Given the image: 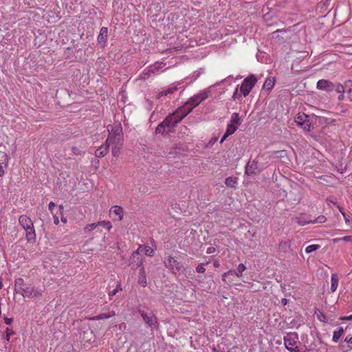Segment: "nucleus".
I'll return each instance as SVG.
<instances>
[{
  "instance_id": "obj_24",
  "label": "nucleus",
  "mask_w": 352,
  "mask_h": 352,
  "mask_svg": "<svg viewBox=\"0 0 352 352\" xmlns=\"http://www.w3.org/2000/svg\"><path fill=\"white\" fill-rule=\"evenodd\" d=\"M25 287L24 280L21 278H16L14 281V290L16 292L20 294L23 287Z\"/></svg>"
},
{
  "instance_id": "obj_49",
  "label": "nucleus",
  "mask_w": 352,
  "mask_h": 352,
  "mask_svg": "<svg viewBox=\"0 0 352 352\" xmlns=\"http://www.w3.org/2000/svg\"><path fill=\"white\" fill-rule=\"evenodd\" d=\"M6 339L8 341H9L10 337L13 334L14 332L11 329L7 328L6 330Z\"/></svg>"
},
{
  "instance_id": "obj_34",
  "label": "nucleus",
  "mask_w": 352,
  "mask_h": 352,
  "mask_svg": "<svg viewBox=\"0 0 352 352\" xmlns=\"http://www.w3.org/2000/svg\"><path fill=\"white\" fill-rule=\"evenodd\" d=\"M236 273H237V272L235 270H230L227 271L226 272H225L222 274L223 281H224L225 283H228V281L227 280V278L230 275L235 276L237 277Z\"/></svg>"
},
{
  "instance_id": "obj_62",
  "label": "nucleus",
  "mask_w": 352,
  "mask_h": 352,
  "mask_svg": "<svg viewBox=\"0 0 352 352\" xmlns=\"http://www.w3.org/2000/svg\"><path fill=\"white\" fill-rule=\"evenodd\" d=\"M58 208H59L60 214H63V209H64L63 206V205H60Z\"/></svg>"
},
{
  "instance_id": "obj_1",
  "label": "nucleus",
  "mask_w": 352,
  "mask_h": 352,
  "mask_svg": "<svg viewBox=\"0 0 352 352\" xmlns=\"http://www.w3.org/2000/svg\"><path fill=\"white\" fill-rule=\"evenodd\" d=\"M107 130L109 136L107 142L111 146L112 155L114 157H118L121 153L123 144L122 128L120 123L116 125H108Z\"/></svg>"
},
{
  "instance_id": "obj_8",
  "label": "nucleus",
  "mask_w": 352,
  "mask_h": 352,
  "mask_svg": "<svg viewBox=\"0 0 352 352\" xmlns=\"http://www.w3.org/2000/svg\"><path fill=\"white\" fill-rule=\"evenodd\" d=\"M165 266L175 274H181L184 272V267L182 263L177 261L173 256H169L164 261Z\"/></svg>"
},
{
  "instance_id": "obj_52",
  "label": "nucleus",
  "mask_w": 352,
  "mask_h": 352,
  "mask_svg": "<svg viewBox=\"0 0 352 352\" xmlns=\"http://www.w3.org/2000/svg\"><path fill=\"white\" fill-rule=\"evenodd\" d=\"M342 241L345 242H351L352 241V235L345 236L342 237Z\"/></svg>"
},
{
  "instance_id": "obj_13",
  "label": "nucleus",
  "mask_w": 352,
  "mask_h": 352,
  "mask_svg": "<svg viewBox=\"0 0 352 352\" xmlns=\"http://www.w3.org/2000/svg\"><path fill=\"white\" fill-rule=\"evenodd\" d=\"M311 220L310 215L305 213H302L294 218L295 222L300 226L311 223Z\"/></svg>"
},
{
  "instance_id": "obj_9",
  "label": "nucleus",
  "mask_w": 352,
  "mask_h": 352,
  "mask_svg": "<svg viewBox=\"0 0 352 352\" xmlns=\"http://www.w3.org/2000/svg\"><path fill=\"white\" fill-rule=\"evenodd\" d=\"M210 91L209 89H204L200 93L192 96L188 101V104L191 105V111L193 108L198 106L201 102L205 100L209 96Z\"/></svg>"
},
{
  "instance_id": "obj_55",
  "label": "nucleus",
  "mask_w": 352,
  "mask_h": 352,
  "mask_svg": "<svg viewBox=\"0 0 352 352\" xmlns=\"http://www.w3.org/2000/svg\"><path fill=\"white\" fill-rule=\"evenodd\" d=\"M214 252H215V248L214 247H209L206 250L207 254H212V253H214Z\"/></svg>"
},
{
  "instance_id": "obj_10",
  "label": "nucleus",
  "mask_w": 352,
  "mask_h": 352,
  "mask_svg": "<svg viewBox=\"0 0 352 352\" xmlns=\"http://www.w3.org/2000/svg\"><path fill=\"white\" fill-rule=\"evenodd\" d=\"M295 122L305 131H309L311 123L307 115L299 113L295 118Z\"/></svg>"
},
{
  "instance_id": "obj_60",
  "label": "nucleus",
  "mask_w": 352,
  "mask_h": 352,
  "mask_svg": "<svg viewBox=\"0 0 352 352\" xmlns=\"http://www.w3.org/2000/svg\"><path fill=\"white\" fill-rule=\"evenodd\" d=\"M61 217H60V220L63 223H67V219L63 216V214H60Z\"/></svg>"
},
{
  "instance_id": "obj_2",
  "label": "nucleus",
  "mask_w": 352,
  "mask_h": 352,
  "mask_svg": "<svg viewBox=\"0 0 352 352\" xmlns=\"http://www.w3.org/2000/svg\"><path fill=\"white\" fill-rule=\"evenodd\" d=\"M258 79L255 75L251 74L245 78L241 85H237L232 95V99L241 100L242 96L246 97L257 82Z\"/></svg>"
},
{
  "instance_id": "obj_45",
  "label": "nucleus",
  "mask_w": 352,
  "mask_h": 352,
  "mask_svg": "<svg viewBox=\"0 0 352 352\" xmlns=\"http://www.w3.org/2000/svg\"><path fill=\"white\" fill-rule=\"evenodd\" d=\"M120 290H122V288H121L120 284H118L116 288L113 289L112 291H111L109 293V296H115L117 294V292Z\"/></svg>"
},
{
  "instance_id": "obj_57",
  "label": "nucleus",
  "mask_w": 352,
  "mask_h": 352,
  "mask_svg": "<svg viewBox=\"0 0 352 352\" xmlns=\"http://www.w3.org/2000/svg\"><path fill=\"white\" fill-rule=\"evenodd\" d=\"M53 218H54V223L55 225H58L59 223V219L58 217L53 214Z\"/></svg>"
},
{
  "instance_id": "obj_36",
  "label": "nucleus",
  "mask_w": 352,
  "mask_h": 352,
  "mask_svg": "<svg viewBox=\"0 0 352 352\" xmlns=\"http://www.w3.org/2000/svg\"><path fill=\"white\" fill-rule=\"evenodd\" d=\"M98 226H98V222L87 224L84 228V230H85V232H89L91 230H93L96 229V228H98Z\"/></svg>"
},
{
  "instance_id": "obj_50",
  "label": "nucleus",
  "mask_w": 352,
  "mask_h": 352,
  "mask_svg": "<svg viewBox=\"0 0 352 352\" xmlns=\"http://www.w3.org/2000/svg\"><path fill=\"white\" fill-rule=\"evenodd\" d=\"M233 78V76H228L227 78H226L225 79L222 80L221 81L219 82V83H217V85H219L220 83H222V82H229V85L231 84V82L230 81V79H232Z\"/></svg>"
},
{
  "instance_id": "obj_19",
  "label": "nucleus",
  "mask_w": 352,
  "mask_h": 352,
  "mask_svg": "<svg viewBox=\"0 0 352 352\" xmlns=\"http://www.w3.org/2000/svg\"><path fill=\"white\" fill-rule=\"evenodd\" d=\"M110 212L118 217V220L121 221L124 217V211L122 207L119 206H113L110 209Z\"/></svg>"
},
{
  "instance_id": "obj_12",
  "label": "nucleus",
  "mask_w": 352,
  "mask_h": 352,
  "mask_svg": "<svg viewBox=\"0 0 352 352\" xmlns=\"http://www.w3.org/2000/svg\"><path fill=\"white\" fill-rule=\"evenodd\" d=\"M317 88L320 90L330 92L333 91V82L329 80L321 79L317 82Z\"/></svg>"
},
{
  "instance_id": "obj_17",
  "label": "nucleus",
  "mask_w": 352,
  "mask_h": 352,
  "mask_svg": "<svg viewBox=\"0 0 352 352\" xmlns=\"http://www.w3.org/2000/svg\"><path fill=\"white\" fill-rule=\"evenodd\" d=\"M237 129H238L237 126H236V125L234 126V125L228 123L227 124L226 131L220 140V143L223 142L226 140V139L228 136L232 135L237 130Z\"/></svg>"
},
{
  "instance_id": "obj_20",
  "label": "nucleus",
  "mask_w": 352,
  "mask_h": 352,
  "mask_svg": "<svg viewBox=\"0 0 352 352\" xmlns=\"http://www.w3.org/2000/svg\"><path fill=\"white\" fill-rule=\"evenodd\" d=\"M177 90V86H171L168 88H166L157 94V98H160L162 96H166L168 95L172 94Z\"/></svg>"
},
{
  "instance_id": "obj_63",
  "label": "nucleus",
  "mask_w": 352,
  "mask_h": 352,
  "mask_svg": "<svg viewBox=\"0 0 352 352\" xmlns=\"http://www.w3.org/2000/svg\"><path fill=\"white\" fill-rule=\"evenodd\" d=\"M337 207H338V208L339 211L340 212V213H341L342 214V213H345V212H344V210H343L342 208H341V207H340V206H338V205L337 206Z\"/></svg>"
},
{
  "instance_id": "obj_44",
  "label": "nucleus",
  "mask_w": 352,
  "mask_h": 352,
  "mask_svg": "<svg viewBox=\"0 0 352 352\" xmlns=\"http://www.w3.org/2000/svg\"><path fill=\"white\" fill-rule=\"evenodd\" d=\"M344 342L348 343V347L350 350H352V336H347L344 338Z\"/></svg>"
},
{
  "instance_id": "obj_42",
  "label": "nucleus",
  "mask_w": 352,
  "mask_h": 352,
  "mask_svg": "<svg viewBox=\"0 0 352 352\" xmlns=\"http://www.w3.org/2000/svg\"><path fill=\"white\" fill-rule=\"evenodd\" d=\"M201 72L199 71H195L188 78L190 79V82H194L196 80L199 76L201 75Z\"/></svg>"
},
{
  "instance_id": "obj_23",
  "label": "nucleus",
  "mask_w": 352,
  "mask_h": 352,
  "mask_svg": "<svg viewBox=\"0 0 352 352\" xmlns=\"http://www.w3.org/2000/svg\"><path fill=\"white\" fill-rule=\"evenodd\" d=\"M34 287L25 285V287H23V289H22V290L21 291L20 294H21L23 297L34 298Z\"/></svg>"
},
{
  "instance_id": "obj_58",
  "label": "nucleus",
  "mask_w": 352,
  "mask_h": 352,
  "mask_svg": "<svg viewBox=\"0 0 352 352\" xmlns=\"http://www.w3.org/2000/svg\"><path fill=\"white\" fill-rule=\"evenodd\" d=\"M280 302L282 305L285 306L288 302V300L286 298H282Z\"/></svg>"
},
{
  "instance_id": "obj_41",
  "label": "nucleus",
  "mask_w": 352,
  "mask_h": 352,
  "mask_svg": "<svg viewBox=\"0 0 352 352\" xmlns=\"http://www.w3.org/2000/svg\"><path fill=\"white\" fill-rule=\"evenodd\" d=\"M201 72L199 71H195L188 78L190 79V82H194L196 80L199 76L201 75Z\"/></svg>"
},
{
  "instance_id": "obj_28",
  "label": "nucleus",
  "mask_w": 352,
  "mask_h": 352,
  "mask_svg": "<svg viewBox=\"0 0 352 352\" xmlns=\"http://www.w3.org/2000/svg\"><path fill=\"white\" fill-rule=\"evenodd\" d=\"M343 333L344 329L342 327H339L337 330L333 331L332 341L334 343H337L339 341L340 337L343 335Z\"/></svg>"
},
{
  "instance_id": "obj_5",
  "label": "nucleus",
  "mask_w": 352,
  "mask_h": 352,
  "mask_svg": "<svg viewBox=\"0 0 352 352\" xmlns=\"http://www.w3.org/2000/svg\"><path fill=\"white\" fill-rule=\"evenodd\" d=\"M166 64L162 63H155L153 65L146 67L142 73L143 78H148L152 76H156L164 72L167 68L165 67Z\"/></svg>"
},
{
  "instance_id": "obj_54",
  "label": "nucleus",
  "mask_w": 352,
  "mask_h": 352,
  "mask_svg": "<svg viewBox=\"0 0 352 352\" xmlns=\"http://www.w3.org/2000/svg\"><path fill=\"white\" fill-rule=\"evenodd\" d=\"M342 216H343V217L344 219L345 223L346 224H348L349 223V221H350V217L346 215V213H342Z\"/></svg>"
},
{
  "instance_id": "obj_29",
  "label": "nucleus",
  "mask_w": 352,
  "mask_h": 352,
  "mask_svg": "<svg viewBox=\"0 0 352 352\" xmlns=\"http://www.w3.org/2000/svg\"><path fill=\"white\" fill-rule=\"evenodd\" d=\"M347 89L348 88H346V82H344V85H341L340 83H333V91H336L338 93L342 94L344 92H346Z\"/></svg>"
},
{
  "instance_id": "obj_47",
  "label": "nucleus",
  "mask_w": 352,
  "mask_h": 352,
  "mask_svg": "<svg viewBox=\"0 0 352 352\" xmlns=\"http://www.w3.org/2000/svg\"><path fill=\"white\" fill-rule=\"evenodd\" d=\"M43 290L38 287H34L33 294H34V298L39 296L42 294Z\"/></svg>"
},
{
  "instance_id": "obj_53",
  "label": "nucleus",
  "mask_w": 352,
  "mask_h": 352,
  "mask_svg": "<svg viewBox=\"0 0 352 352\" xmlns=\"http://www.w3.org/2000/svg\"><path fill=\"white\" fill-rule=\"evenodd\" d=\"M13 319L12 318L4 317V322L6 324H11Z\"/></svg>"
},
{
  "instance_id": "obj_22",
  "label": "nucleus",
  "mask_w": 352,
  "mask_h": 352,
  "mask_svg": "<svg viewBox=\"0 0 352 352\" xmlns=\"http://www.w3.org/2000/svg\"><path fill=\"white\" fill-rule=\"evenodd\" d=\"M257 168V164L255 162H248L245 166V173L246 175H252L255 173Z\"/></svg>"
},
{
  "instance_id": "obj_39",
  "label": "nucleus",
  "mask_w": 352,
  "mask_h": 352,
  "mask_svg": "<svg viewBox=\"0 0 352 352\" xmlns=\"http://www.w3.org/2000/svg\"><path fill=\"white\" fill-rule=\"evenodd\" d=\"M246 270V267L244 264L240 263L237 267V277L240 278L242 276L243 272Z\"/></svg>"
},
{
  "instance_id": "obj_56",
  "label": "nucleus",
  "mask_w": 352,
  "mask_h": 352,
  "mask_svg": "<svg viewBox=\"0 0 352 352\" xmlns=\"http://www.w3.org/2000/svg\"><path fill=\"white\" fill-rule=\"evenodd\" d=\"M341 320H352V314L349 316H342L340 318Z\"/></svg>"
},
{
  "instance_id": "obj_11",
  "label": "nucleus",
  "mask_w": 352,
  "mask_h": 352,
  "mask_svg": "<svg viewBox=\"0 0 352 352\" xmlns=\"http://www.w3.org/2000/svg\"><path fill=\"white\" fill-rule=\"evenodd\" d=\"M139 314L144 322L150 327L155 328L157 326V318L152 312L147 313L144 310H139Z\"/></svg>"
},
{
  "instance_id": "obj_64",
  "label": "nucleus",
  "mask_w": 352,
  "mask_h": 352,
  "mask_svg": "<svg viewBox=\"0 0 352 352\" xmlns=\"http://www.w3.org/2000/svg\"><path fill=\"white\" fill-rule=\"evenodd\" d=\"M327 200L331 201L333 204L336 205V202H334V201L330 200L329 199H328Z\"/></svg>"
},
{
  "instance_id": "obj_31",
  "label": "nucleus",
  "mask_w": 352,
  "mask_h": 352,
  "mask_svg": "<svg viewBox=\"0 0 352 352\" xmlns=\"http://www.w3.org/2000/svg\"><path fill=\"white\" fill-rule=\"evenodd\" d=\"M115 314H115L114 311H113L111 314L103 313V314H99L98 316L92 317L91 318H90V320H102V319H107V318H109L111 316H114Z\"/></svg>"
},
{
  "instance_id": "obj_16",
  "label": "nucleus",
  "mask_w": 352,
  "mask_h": 352,
  "mask_svg": "<svg viewBox=\"0 0 352 352\" xmlns=\"http://www.w3.org/2000/svg\"><path fill=\"white\" fill-rule=\"evenodd\" d=\"M140 267V271H139V276L138 278V283L143 287H145L147 286V280H146V272L144 267L142 266V265Z\"/></svg>"
},
{
  "instance_id": "obj_14",
  "label": "nucleus",
  "mask_w": 352,
  "mask_h": 352,
  "mask_svg": "<svg viewBox=\"0 0 352 352\" xmlns=\"http://www.w3.org/2000/svg\"><path fill=\"white\" fill-rule=\"evenodd\" d=\"M108 37V29L106 27H102L99 32V34L97 37L98 44L101 47H104Z\"/></svg>"
},
{
  "instance_id": "obj_48",
  "label": "nucleus",
  "mask_w": 352,
  "mask_h": 352,
  "mask_svg": "<svg viewBox=\"0 0 352 352\" xmlns=\"http://www.w3.org/2000/svg\"><path fill=\"white\" fill-rule=\"evenodd\" d=\"M72 151L73 154H74L76 155H81L83 153V152L81 150H80L78 148L75 147V146L72 148Z\"/></svg>"
},
{
  "instance_id": "obj_25",
  "label": "nucleus",
  "mask_w": 352,
  "mask_h": 352,
  "mask_svg": "<svg viewBox=\"0 0 352 352\" xmlns=\"http://www.w3.org/2000/svg\"><path fill=\"white\" fill-rule=\"evenodd\" d=\"M275 84V78L274 77H268L263 86V88L266 90H271L274 87Z\"/></svg>"
},
{
  "instance_id": "obj_30",
  "label": "nucleus",
  "mask_w": 352,
  "mask_h": 352,
  "mask_svg": "<svg viewBox=\"0 0 352 352\" xmlns=\"http://www.w3.org/2000/svg\"><path fill=\"white\" fill-rule=\"evenodd\" d=\"M236 178L233 177H228L225 180V184L230 188H236Z\"/></svg>"
},
{
  "instance_id": "obj_15",
  "label": "nucleus",
  "mask_w": 352,
  "mask_h": 352,
  "mask_svg": "<svg viewBox=\"0 0 352 352\" xmlns=\"http://www.w3.org/2000/svg\"><path fill=\"white\" fill-rule=\"evenodd\" d=\"M109 143L105 142L104 144H102L96 151H95V155L97 157H102L105 156L109 151Z\"/></svg>"
},
{
  "instance_id": "obj_4",
  "label": "nucleus",
  "mask_w": 352,
  "mask_h": 352,
  "mask_svg": "<svg viewBox=\"0 0 352 352\" xmlns=\"http://www.w3.org/2000/svg\"><path fill=\"white\" fill-rule=\"evenodd\" d=\"M142 252L148 256H153L154 254V249L148 245H140L138 250L133 252L131 259V263L136 262L138 266L142 265V259L140 253Z\"/></svg>"
},
{
  "instance_id": "obj_43",
  "label": "nucleus",
  "mask_w": 352,
  "mask_h": 352,
  "mask_svg": "<svg viewBox=\"0 0 352 352\" xmlns=\"http://www.w3.org/2000/svg\"><path fill=\"white\" fill-rule=\"evenodd\" d=\"M209 262H206V263H200L199 265H198L196 267V271L198 273H204L205 271H206V268L204 267V266L206 265H208Z\"/></svg>"
},
{
  "instance_id": "obj_33",
  "label": "nucleus",
  "mask_w": 352,
  "mask_h": 352,
  "mask_svg": "<svg viewBox=\"0 0 352 352\" xmlns=\"http://www.w3.org/2000/svg\"><path fill=\"white\" fill-rule=\"evenodd\" d=\"M291 242L289 240L281 241L279 243V248L283 252H287L290 248Z\"/></svg>"
},
{
  "instance_id": "obj_32",
  "label": "nucleus",
  "mask_w": 352,
  "mask_h": 352,
  "mask_svg": "<svg viewBox=\"0 0 352 352\" xmlns=\"http://www.w3.org/2000/svg\"><path fill=\"white\" fill-rule=\"evenodd\" d=\"M9 157L7 153L0 151V164L8 165Z\"/></svg>"
},
{
  "instance_id": "obj_21",
  "label": "nucleus",
  "mask_w": 352,
  "mask_h": 352,
  "mask_svg": "<svg viewBox=\"0 0 352 352\" xmlns=\"http://www.w3.org/2000/svg\"><path fill=\"white\" fill-rule=\"evenodd\" d=\"M177 90V86H171L168 88H166L157 94V98H160L162 96H166L168 95L172 94Z\"/></svg>"
},
{
  "instance_id": "obj_27",
  "label": "nucleus",
  "mask_w": 352,
  "mask_h": 352,
  "mask_svg": "<svg viewBox=\"0 0 352 352\" xmlns=\"http://www.w3.org/2000/svg\"><path fill=\"white\" fill-rule=\"evenodd\" d=\"M331 291L335 292L338 287L339 280L336 274H333L331 277Z\"/></svg>"
},
{
  "instance_id": "obj_3",
  "label": "nucleus",
  "mask_w": 352,
  "mask_h": 352,
  "mask_svg": "<svg viewBox=\"0 0 352 352\" xmlns=\"http://www.w3.org/2000/svg\"><path fill=\"white\" fill-rule=\"evenodd\" d=\"M19 223L25 231V238L28 242L36 241V232L32 220L26 214H22L19 217Z\"/></svg>"
},
{
  "instance_id": "obj_37",
  "label": "nucleus",
  "mask_w": 352,
  "mask_h": 352,
  "mask_svg": "<svg viewBox=\"0 0 352 352\" xmlns=\"http://www.w3.org/2000/svg\"><path fill=\"white\" fill-rule=\"evenodd\" d=\"M98 226H102L107 230H110L112 228V225L109 221H98Z\"/></svg>"
},
{
  "instance_id": "obj_18",
  "label": "nucleus",
  "mask_w": 352,
  "mask_h": 352,
  "mask_svg": "<svg viewBox=\"0 0 352 352\" xmlns=\"http://www.w3.org/2000/svg\"><path fill=\"white\" fill-rule=\"evenodd\" d=\"M171 129L172 128L169 126V123H166L165 119L162 122L158 124L155 129V132L158 134H163L166 131H170Z\"/></svg>"
},
{
  "instance_id": "obj_6",
  "label": "nucleus",
  "mask_w": 352,
  "mask_h": 352,
  "mask_svg": "<svg viewBox=\"0 0 352 352\" xmlns=\"http://www.w3.org/2000/svg\"><path fill=\"white\" fill-rule=\"evenodd\" d=\"M190 112L191 109H188L184 112L180 109H177L174 113L169 114L166 117V123H169V126L173 129Z\"/></svg>"
},
{
  "instance_id": "obj_40",
  "label": "nucleus",
  "mask_w": 352,
  "mask_h": 352,
  "mask_svg": "<svg viewBox=\"0 0 352 352\" xmlns=\"http://www.w3.org/2000/svg\"><path fill=\"white\" fill-rule=\"evenodd\" d=\"M327 220V219L326 217H324L323 215H320V216H318L316 219L311 220V223H323L326 222Z\"/></svg>"
},
{
  "instance_id": "obj_46",
  "label": "nucleus",
  "mask_w": 352,
  "mask_h": 352,
  "mask_svg": "<svg viewBox=\"0 0 352 352\" xmlns=\"http://www.w3.org/2000/svg\"><path fill=\"white\" fill-rule=\"evenodd\" d=\"M8 165L0 164V178H2L6 173V169L8 168Z\"/></svg>"
},
{
  "instance_id": "obj_38",
  "label": "nucleus",
  "mask_w": 352,
  "mask_h": 352,
  "mask_svg": "<svg viewBox=\"0 0 352 352\" xmlns=\"http://www.w3.org/2000/svg\"><path fill=\"white\" fill-rule=\"evenodd\" d=\"M346 88H348L346 92L349 94V98L350 100L352 101V81H346Z\"/></svg>"
},
{
  "instance_id": "obj_7",
  "label": "nucleus",
  "mask_w": 352,
  "mask_h": 352,
  "mask_svg": "<svg viewBox=\"0 0 352 352\" xmlns=\"http://www.w3.org/2000/svg\"><path fill=\"white\" fill-rule=\"evenodd\" d=\"M286 349L290 352H300L296 343L298 340V336L296 333H287L283 338Z\"/></svg>"
},
{
  "instance_id": "obj_59",
  "label": "nucleus",
  "mask_w": 352,
  "mask_h": 352,
  "mask_svg": "<svg viewBox=\"0 0 352 352\" xmlns=\"http://www.w3.org/2000/svg\"><path fill=\"white\" fill-rule=\"evenodd\" d=\"M219 265H220V263H219V261H214V263H213V266H214V267H217H217H219Z\"/></svg>"
},
{
  "instance_id": "obj_61",
  "label": "nucleus",
  "mask_w": 352,
  "mask_h": 352,
  "mask_svg": "<svg viewBox=\"0 0 352 352\" xmlns=\"http://www.w3.org/2000/svg\"><path fill=\"white\" fill-rule=\"evenodd\" d=\"M333 243H338L339 241H342V237L336 238L333 239Z\"/></svg>"
},
{
  "instance_id": "obj_35",
  "label": "nucleus",
  "mask_w": 352,
  "mask_h": 352,
  "mask_svg": "<svg viewBox=\"0 0 352 352\" xmlns=\"http://www.w3.org/2000/svg\"><path fill=\"white\" fill-rule=\"evenodd\" d=\"M320 245H318V244H312V245H309L308 246L306 247L305 248V252L307 253V254H309L314 251H316L318 249H320Z\"/></svg>"
},
{
  "instance_id": "obj_51",
  "label": "nucleus",
  "mask_w": 352,
  "mask_h": 352,
  "mask_svg": "<svg viewBox=\"0 0 352 352\" xmlns=\"http://www.w3.org/2000/svg\"><path fill=\"white\" fill-rule=\"evenodd\" d=\"M56 206L55 204L53 201H50L48 205L49 210L53 214V209Z\"/></svg>"
},
{
  "instance_id": "obj_26",
  "label": "nucleus",
  "mask_w": 352,
  "mask_h": 352,
  "mask_svg": "<svg viewBox=\"0 0 352 352\" xmlns=\"http://www.w3.org/2000/svg\"><path fill=\"white\" fill-rule=\"evenodd\" d=\"M229 124H232L234 126L236 125L237 126V128L239 127V125H241V121L240 120L239 115L238 113L234 112L232 114Z\"/></svg>"
}]
</instances>
